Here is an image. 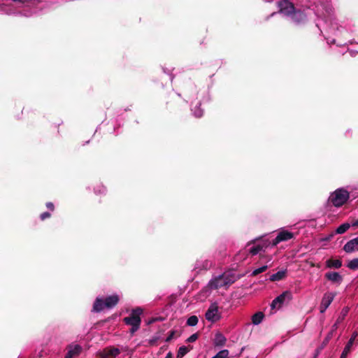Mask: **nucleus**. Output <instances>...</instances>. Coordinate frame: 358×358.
<instances>
[{
    "mask_svg": "<svg viewBox=\"0 0 358 358\" xmlns=\"http://www.w3.org/2000/svg\"><path fill=\"white\" fill-rule=\"evenodd\" d=\"M315 15L317 17L316 27L329 45L335 43V39L329 38L324 34L327 29L331 32L341 31L344 27L337 18L331 0H315Z\"/></svg>",
    "mask_w": 358,
    "mask_h": 358,
    "instance_id": "nucleus-1",
    "label": "nucleus"
},
{
    "mask_svg": "<svg viewBox=\"0 0 358 358\" xmlns=\"http://www.w3.org/2000/svg\"><path fill=\"white\" fill-rule=\"evenodd\" d=\"M236 278L234 273L226 272L213 278L208 283L210 289H218L224 287H228L235 282Z\"/></svg>",
    "mask_w": 358,
    "mask_h": 358,
    "instance_id": "nucleus-2",
    "label": "nucleus"
},
{
    "mask_svg": "<svg viewBox=\"0 0 358 358\" xmlns=\"http://www.w3.org/2000/svg\"><path fill=\"white\" fill-rule=\"evenodd\" d=\"M143 313V309L140 307L136 308L133 309L131 312V314L129 317L124 318V322L131 327L130 329V332L131 334H134L136 331L138 330L141 323V315Z\"/></svg>",
    "mask_w": 358,
    "mask_h": 358,
    "instance_id": "nucleus-3",
    "label": "nucleus"
},
{
    "mask_svg": "<svg viewBox=\"0 0 358 358\" xmlns=\"http://www.w3.org/2000/svg\"><path fill=\"white\" fill-rule=\"evenodd\" d=\"M350 197L349 192L345 188H338L331 193L329 201L335 207L338 208L344 205Z\"/></svg>",
    "mask_w": 358,
    "mask_h": 358,
    "instance_id": "nucleus-4",
    "label": "nucleus"
},
{
    "mask_svg": "<svg viewBox=\"0 0 358 358\" xmlns=\"http://www.w3.org/2000/svg\"><path fill=\"white\" fill-rule=\"evenodd\" d=\"M292 299V293L290 291H285L277 296L271 303L272 309H279L284 303H287Z\"/></svg>",
    "mask_w": 358,
    "mask_h": 358,
    "instance_id": "nucleus-5",
    "label": "nucleus"
},
{
    "mask_svg": "<svg viewBox=\"0 0 358 358\" xmlns=\"http://www.w3.org/2000/svg\"><path fill=\"white\" fill-rule=\"evenodd\" d=\"M206 319L211 322H215L221 318V313L216 303H212L206 313Z\"/></svg>",
    "mask_w": 358,
    "mask_h": 358,
    "instance_id": "nucleus-6",
    "label": "nucleus"
},
{
    "mask_svg": "<svg viewBox=\"0 0 358 358\" xmlns=\"http://www.w3.org/2000/svg\"><path fill=\"white\" fill-rule=\"evenodd\" d=\"M280 14L289 17L294 10V6L292 3L287 0H282L278 3Z\"/></svg>",
    "mask_w": 358,
    "mask_h": 358,
    "instance_id": "nucleus-7",
    "label": "nucleus"
},
{
    "mask_svg": "<svg viewBox=\"0 0 358 358\" xmlns=\"http://www.w3.org/2000/svg\"><path fill=\"white\" fill-rule=\"evenodd\" d=\"M294 238V234L285 230L281 229L278 233L275 238H274L271 243L272 246H275L278 243L282 241H287Z\"/></svg>",
    "mask_w": 358,
    "mask_h": 358,
    "instance_id": "nucleus-8",
    "label": "nucleus"
},
{
    "mask_svg": "<svg viewBox=\"0 0 358 358\" xmlns=\"http://www.w3.org/2000/svg\"><path fill=\"white\" fill-rule=\"evenodd\" d=\"M271 244V243L268 240H262L255 243L248 249V251L252 255H256L262 251H265Z\"/></svg>",
    "mask_w": 358,
    "mask_h": 358,
    "instance_id": "nucleus-9",
    "label": "nucleus"
},
{
    "mask_svg": "<svg viewBox=\"0 0 358 358\" xmlns=\"http://www.w3.org/2000/svg\"><path fill=\"white\" fill-rule=\"evenodd\" d=\"M336 296V294L334 292H326L321 301V304L320 306V312L321 313H323L325 312V310L327 309V308L329 306V305L333 301L334 297Z\"/></svg>",
    "mask_w": 358,
    "mask_h": 358,
    "instance_id": "nucleus-10",
    "label": "nucleus"
},
{
    "mask_svg": "<svg viewBox=\"0 0 358 358\" xmlns=\"http://www.w3.org/2000/svg\"><path fill=\"white\" fill-rule=\"evenodd\" d=\"M288 17L296 24H301L307 21V15L300 10H294Z\"/></svg>",
    "mask_w": 358,
    "mask_h": 358,
    "instance_id": "nucleus-11",
    "label": "nucleus"
},
{
    "mask_svg": "<svg viewBox=\"0 0 358 358\" xmlns=\"http://www.w3.org/2000/svg\"><path fill=\"white\" fill-rule=\"evenodd\" d=\"M357 336H358L357 331H354L352 333L350 340L348 341L346 345L345 346L340 358H346L347 357L348 355L350 353V352L351 350V348H352L353 343H354Z\"/></svg>",
    "mask_w": 358,
    "mask_h": 358,
    "instance_id": "nucleus-12",
    "label": "nucleus"
},
{
    "mask_svg": "<svg viewBox=\"0 0 358 358\" xmlns=\"http://www.w3.org/2000/svg\"><path fill=\"white\" fill-rule=\"evenodd\" d=\"M343 250L348 252H352L354 251H358V237L351 239L345 243L343 247Z\"/></svg>",
    "mask_w": 358,
    "mask_h": 358,
    "instance_id": "nucleus-13",
    "label": "nucleus"
},
{
    "mask_svg": "<svg viewBox=\"0 0 358 358\" xmlns=\"http://www.w3.org/2000/svg\"><path fill=\"white\" fill-rule=\"evenodd\" d=\"M82 350V347L79 345H71L68 348V352L65 358H73L80 355Z\"/></svg>",
    "mask_w": 358,
    "mask_h": 358,
    "instance_id": "nucleus-14",
    "label": "nucleus"
},
{
    "mask_svg": "<svg viewBox=\"0 0 358 358\" xmlns=\"http://www.w3.org/2000/svg\"><path fill=\"white\" fill-rule=\"evenodd\" d=\"M325 278L333 283L340 285L343 281V277L338 272H327Z\"/></svg>",
    "mask_w": 358,
    "mask_h": 358,
    "instance_id": "nucleus-15",
    "label": "nucleus"
},
{
    "mask_svg": "<svg viewBox=\"0 0 358 358\" xmlns=\"http://www.w3.org/2000/svg\"><path fill=\"white\" fill-rule=\"evenodd\" d=\"M212 266V262L208 259H199L196 262L195 269L207 270Z\"/></svg>",
    "mask_w": 358,
    "mask_h": 358,
    "instance_id": "nucleus-16",
    "label": "nucleus"
},
{
    "mask_svg": "<svg viewBox=\"0 0 358 358\" xmlns=\"http://www.w3.org/2000/svg\"><path fill=\"white\" fill-rule=\"evenodd\" d=\"M119 297L117 295H112L107 297L105 300V306L107 308H111L114 307L118 302Z\"/></svg>",
    "mask_w": 358,
    "mask_h": 358,
    "instance_id": "nucleus-17",
    "label": "nucleus"
},
{
    "mask_svg": "<svg viewBox=\"0 0 358 358\" xmlns=\"http://www.w3.org/2000/svg\"><path fill=\"white\" fill-rule=\"evenodd\" d=\"M120 353V350L118 348H113L105 350L101 356L103 358H108L109 357H115Z\"/></svg>",
    "mask_w": 358,
    "mask_h": 358,
    "instance_id": "nucleus-18",
    "label": "nucleus"
},
{
    "mask_svg": "<svg viewBox=\"0 0 358 358\" xmlns=\"http://www.w3.org/2000/svg\"><path fill=\"white\" fill-rule=\"evenodd\" d=\"M105 308V301H103L101 298H96L94 301L92 310L94 312H100Z\"/></svg>",
    "mask_w": 358,
    "mask_h": 358,
    "instance_id": "nucleus-19",
    "label": "nucleus"
},
{
    "mask_svg": "<svg viewBox=\"0 0 358 358\" xmlns=\"http://www.w3.org/2000/svg\"><path fill=\"white\" fill-rule=\"evenodd\" d=\"M286 270H281L270 276L271 281H279L286 276Z\"/></svg>",
    "mask_w": 358,
    "mask_h": 358,
    "instance_id": "nucleus-20",
    "label": "nucleus"
},
{
    "mask_svg": "<svg viewBox=\"0 0 358 358\" xmlns=\"http://www.w3.org/2000/svg\"><path fill=\"white\" fill-rule=\"evenodd\" d=\"M351 226L352 224L348 222L343 223L336 228V229L335 230V234H343L345 233Z\"/></svg>",
    "mask_w": 358,
    "mask_h": 358,
    "instance_id": "nucleus-21",
    "label": "nucleus"
},
{
    "mask_svg": "<svg viewBox=\"0 0 358 358\" xmlns=\"http://www.w3.org/2000/svg\"><path fill=\"white\" fill-rule=\"evenodd\" d=\"M264 315L262 312H257L252 317V322L255 325L259 324L264 318Z\"/></svg>",
    "mask_w": 358,
    "mask_h": 358,
    "instance_id": "nucleus-22",
    "label": "nucleus"
},
{
    "mask_svg": "<svg viewBox=\"0 0 358 358\" xmlns=\"http://www.w3.org/2000/svg\"><path fill=\"white\" fill-rule=\"evenodd\" d=\"M226 338L225 337L220 333H217L215 335L214 343L217 346H222L225 344Z\"/></svg>",
    "mask_w": 358,
    "mask_h": 358,
    "instance_id": "nucleus-23",
    "label": "nucleus"
},
{
    "mask_svg": "<svg viewBox=\"0 0 358 358\" xmlns=\"http://www.w3.org/2000/svg\"><path fill=\"white\" fill-rule=\"evenodd\" d=\"M348 310L347 308H344L342 310L341 315L338 317L336 322L333 326L334 329H336L337 328L338 324L344 320V318L346 316V315L348 314Z\"/></svg>",
    "mask_w": 358,
    "mask_h": 358,
    "instance_id": "nucleus-24",
    "label": "nucleus"
},
{
    "mask_svg": "<svg viewBox=\"0 0 358 358\" xmlns=\"http://www.w3.org/2000/svg\"><path fill=\"white\" fill-rule=\"evenodd\" d=\"M342 266V263L338 259L329 260L328 266L338 268Z\"/></svg>",
    "mask_w": 358,
    "mask_h": 358,
    "instance_id": "nucleus-25",
    "label": "nucleus"
},
{
    "mask_svg": "<svg viewBox=\"0 0 358 358\" xmlns=\"http://www.w3.org/2000/svg\"><path fill=\"white\" fill-rule=\"evenodd\" d=\"M198 321V317L195 315H192L187 319V324L190 327H194L197 324Z\"/></svg>",
    "mask_w": 358,
    "mask_h": 358,
    "instance_id": "nucleus-26",
    "label": "nucleus"
},
{
    "mask_svg": "<svg viewBox=\"0 0 358 358\" xmlns=\"http://www.w3.org/2000/svg\"><path fill=\"white\" fill-rule=\"evenodd\" d=\"M189 352V349L185 346H182L178 349L177 358H182Z\"/></svg>",
    "mask_w": 358,
    "mask_h": 358,
    "instance_id": "nucleus-27",
    "label": "nucleus"
},
{
    "mask_svg": "<svg viewBox=\"0 0 358 358\" xmlns=\"http://www.w3.org/2000/svg\"><path fill=\"white\" fill-rule=\"evenodd\" d=\"M348 267L352 270L358 269V258H355L350 261Z\"/></svg>",
    "mask_w": 358,
    "mask_h": 358,
    "instance_id": "nucleus-28",
    "label": "nucleus"
},
{
    "mask_svg": "<svg viewBox=\"0 0 358 358\" xmlns=\"http://www.w3.org/2000/svg\"><path fill=\"white\" fill-rule=\"evenodd\" d=\"M229 355L227 350H222L217 352L215 356L211 358H227Z\"/></svg>",
    "mask_w": 358,
    "mask_h": 358,
    "instance_id": "nucleus-29",
    "label": "nucleus"
},
{
    "mask_svg": "<svg viewBox=\"0 0 358 358\" xmlns=\"http://www.w3.org/2000/svg\"><path fill=\"white\" fill-rule=\"evenodd\" d=\"M268 268V266L267 265H264V266H262L259 268H257L256 269H255L252 273V275H257L261 273H263Z\"/></svg>",
    "mask_w": 358,
    "mask_h": 358,
    "instance_id": "nucleus-30",
    "label": "nucleus"
},
{
    "mask_svg": "<svg viewBox=\"0 0 358 358\" xmlns=\"http://www.w3.org/2000/svg\"><path fill=\"white\" fill-rule=\"evenodd\" d=\"M194 115L196 117H200L203 115V110L199 108L196 107L193 110Z\"/></svg>",
    "mask_w": 358,
    "mask_h": 358,
    "instance_id": "nucleus-31",
    "label": "nucleus"
},
{
    "mask_svg": "<svg viewBox=\"0 0 358 358\" xmlns=\"http://www.w3.org/2000/svg\"><path fill=\"white\" fill-rule=\"evenodd\" d=\"M198 338V334H192V336H190L187 339V341L188 343H193L194 341H196Z\"/></svg>",
    "mask_w": 358,
    "mask_h": 358,
    "instance_id": "nucleus-32",
    "label": "nucleus"
},
{
    "mask_svg": "<svg viewBox=\"0 0 358 358\" xmlns=\"http://www.w3.org/2000/svg\"><path fill=\"white\" fill-rule=\"evenodd\" d=\"M159 336H154L152 337V338H150L149 341H148V343L150 345H155L156 343H157V341L159 340Z\"/></svg>",
    "mask_w": 358,
    "mask_h": 358,
    "instance_id": "nucleus-33",
    "label": "nucleus"
},
{
    "mask_svg": "<svg viewBox=\"0 0 358 358\" xmlns=\"http://www.w3.org/2000/svg\"><path fill=\"white\" fill-rule=\"evenodd\" d=\"M174 334H175V331H171L170 332L169 335L166 338V342H169L173 338Z\"/></svg>",
    "mask_w": 358,
    "mask_h": 358,
    "instance_id": "nucleus-34",
    "label": "nucleus"
},
{
    "mask_svg": "<svg viewBox=\"0 0 358 358\" xmlns=\"http://www.w3.org/2000/svg\"><path fill=\"white\" fill-rule=\"evenodd\" d=\"M50 216V214L48 212L43 213L41 215V219L42 220H44L45 219L49 217Z\"/></svg>",
    "mask_w": 358,
    "mask_h": 358,
    "instance_id": "nucleus-35",
    "label": "nucleus"
},
{
    "mask_svg": "<svg viewBox=\"0 0 358 358\" xmlns=\"http://www.w3.org/2000/svg\"><path fill=\"white\" fill-rule=\"evenodd\" d=\"M46 206L48 208H49L50 210H54V205L51 202H48L46 203Z\"/></svg>",
    "mask_w": 358,
    "mask_h": 358,
    "instance_id": "nucleus-36",
    "label": "nucleus"
},
{
    "mask_svg": "<svg viewBox=\"0 0 358 358\" xmlns=\"http://www.w3.org/2000/svg\"><path fill=\"white\" fill-rule=\"evenodd\" d=\"M352 227H358V219L355 220L352 223Z\"/></svg>",
    "mask_w": 358,
    "mask_h": 358,
    "instance_id": "nucleus-37",
    "label": "nucleus"
},
{
    "mask_svg": "<svg viewBox=\"0 0 358 358\" xmlns=\"http://www.w3.org/2000/svg\"><path fill=\"white\" fill-rule=\"evenodd\" d=\"M165 358H173V355L171 352H169L166 356L165 357Z\"/></svg>",
    "mask_w": 358,
    "mask_h": 358,
    "instance_id": "nucleus-38",
    "label": "nucleus"
},
{
    "mask_svg": "<svg viewBox=\"0 0 358 358\" xmlns=\"http://www.w3.org/2000/svg\"><path fill=\"white\" fill-rule=\"evenodd\" d=\"M332 236H333V235H332V234H331L330 236H329L326 237V238H324L323 240H324V241H329V240H330V238L332 237Z\"/></svg>",
    "mask_w": 358,
    "mask_h": 358,
    "instance_id": "nucleus-39",
    "label": "nucleus"
},
{
    "mask_svg": "<svg viewBox=\"0 0 358 358\" xmlns=\"http://www.w3.org/2000/svg\"><path fill=\"white\" fill-rule=\"evenodd\" d=\"M329 337L330 336H328L327 338H326V342H328L329 339Z\"/></svg>",
    "mask_w": 358,
    "mask_h": 358,
    "instance_id": "nucleus-40",
    "label": "nucleus"
},
{
    "mask_svg": "<svg viewBox=\"0 0 358 358\" xmlns=\"http://www.w3.org/2000/svg\"><path fill=\"white\" fill-rule=\"evenodd\" d=\"M265 1H267V2H271L273 0H264Z\"/></svg>",
    "mask_w": 358,
    "mask_h": 358,
    "instance_id": "nucleus-41",
    "label": "nucleus"
},
{
    "mask_svg": "<svg viewBox=\"0 0 358 358\" xmlns=\"http://www.w3.org/2000/svg\"><path fill=\"white\" fill-rule=\"evenodd\" d=\"M351 43H357L355 41H352L350 42Z\"/></svg>",
    "mask_w": 358,
    "mask_h": 358,
    "instance_id": "nucleus-42",
    "label": "nucleus"
},
{
    "mask_svg": "<svg viewBox=\"0 0 358 358\" xmlns=\"http://www.w3.org/2000/svg\"><path fill=\"white\" fill-rule=\"evenodd\" d=\"M357 52H358V51H357Z\"/></svg>",
    "mask_w": 358,
    "mask_h": 358,
    "instance_id": "nucleus-43",
    "label": "nucleus"
}]
</instances>
